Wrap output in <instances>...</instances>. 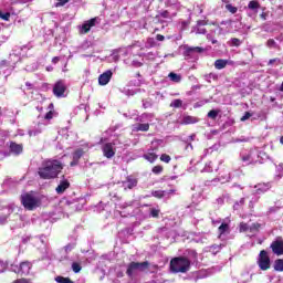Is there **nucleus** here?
Returning <instances> with one entry per match:
<instances>
[{"label": "nucleus", "mask_w": 283, "mask_h": 283, "mask_svg": "<svg viewBox=\"0 0 283 283\" xmlns=\"http://www.w3.org/2000/svg\"><path fill=\"white\" fill-rule=\"evenodd\" d=\"M219 234L224 235V233H228L229 231V223H221V226L218 228Z\"/></svg>", "instance_id": "obj_25"}, {"label": "nucleus", "mask_w": 283, "mask_h": 283, "mask_svg": "<svg viewBox=\"0 0 283 283\" xmlns=\"http://www.w3.org/2000/svg\"><path fill=\"white\" fill-rule=\"evenodd\" d=\"M9 149L14 156H21L23 154V144H17L15 142H10Z\"/></svg>", "instance_id": "obj_12"}, {"label": "nucleus", "mask_w": 283, "mask_h": 283, "mask_svg": "<svg viewBox=\"0 0 283 283\" xmlns=\"http://www.w3.org/2000/svg\"><path fill=\"white\" fill-rule=\"evenodd\" d=\"M228 63H229V60L219 59V60L214 61V67H216V70H224V67H227Z\"/></svg>", "instance_id": "obj_19"}, {"label": "nucleus", "mask_w": 283, "mask_h": 283, "mask_svg": "<svg viewBox=\"0 0 283 283\" xmlns=\"http://www.w3.org/2000/svg\"><path fill=\"white\" fill-rule=\"evenodd\" d=\"M59 61H61V57H59V56H54V57L52 59V63H53L54 65H56V63H59Z\"/></svg>", "instance_id": "obj_50"}, {"label": "nucleus", "mask_w": 283, "mask_h": 283, "mask_svg": "<svg viewBox=\"0 0 283 283\" xmlns=\"http://www.w3.org/2000/svg\"><path fill=\"white\" fill-rule=\"evenodd\" d=\"M189 138L191 142L196 140V134L190 135Z\"/></svg>", "instance_id": "obj_54"}, {"label": "nucleus", "mask_w": 283, "mask_h": 283, "mask_svg": "<svg viewBox=\"0 0 283 283\" xmlns=\"http://www.w3.org/2000/svg\"><path fill=\"white\" fill-rule=\"evenodd\" d=\"M193 52H197L198 54H201V52H205V49L200 46H187L185 51V56H191Z\"/></svg>", "instance_id": "obj_16"}, {"label": "nucleus", "mask_w": 283, "mask_h": 283, "mask_svg": "<svg viewBox=\"0 0 283 283\" xmlns=\"http://www.w3.org/2000/svg\"><path fill=\"white\" fill-rule=\"evenodd\" d=\"M153 269H155V271H157L158 264H154V265H153Z\"/></svg>", "instance_id": "obj_57"}, {"label": "nucleus", "mask_w": 283, "mask_h": 283, "mask_svg": "<svg viewBox=\"0 0 283 283\" xmlns=\"http://www.w3.org/2000/svg\"><path fill=\"white\" fill-rule=\"evenodd\" d=\"M146 269H149V261H144V262L133 261L127 266L126 275H128V277H132L135 271H146Z\"/></svg>", "instance_id": "obj_4"}, {"label": "nucleus", "mask_w": 283, "mask_h": 283, "mask_svg": "<svg viewBox=\"0 0 283 283\" xmlns=\"http://www.w3.org/2000/svg\"><path fill=\"white\" fill-rule=\"evenodd\" d=\"M270 249H272L274 255H283V240L276 239L271 243Z\"/></svg>", "instance_id": "obj_9"}, {"label": "nucleus", "mask_w": 283, "mask_h": 283, "mask_svg": "<svg viewBox=\"0 0 283 283\" xmlns=\"http://www.w3.org/2000/svg\"><path fill=\"white\" fill-rule=\"evenodd\" d=\"M43 129L41 128H35V129H32V130H29V136L32 138V136H39V134H42Z\"/></svg>", "instance_id": "obj_35"}, {"label": "nucleus", "mask_w": 283, "mask_h": 283, "mask_svg": "<svg viewBox=\"0 0 283 283\" xmlns=\"http://www.w3.org/2000/svg\"><path fill=\"white\" fill-rule=\"evenodd\" d=\"M219 114H220V111L211 109L208 113V118H212V120H216Z\"/></svg>", "instance_id": "obj_32"}, {"label": "nucleus", "mask_w": 283, "mask_h": 283, "mask_svg": "<svg viewBox=\"0 0 283 283\" xmlns=\"http://www.w3.org/2000/svg\"><path fill=\"white\" fill-rule=\"evenodd\" d=\"M188 147H190V149H193V145L191 144V143H189L188 145H187V148Z\"/></svg>", "instance_id": "obj_56"}, {"label": "nucleus", "mask_w": 283, "mask_h": 283, "mask_svg": "<svg viewBox=\"0 0 283 283\" xmlns=\"http://www.w3.org/2000/svg\"><path fill=\"white\" fill-rule=\"evenodd\" d=\"M102 153L104 158L112 159L116 156V144L115 143H106L102 146Z\"/></svg>", "instance_id": "obj_7"}, {"label": "nucleus", "mask_w": 283, "mask_h": 283, "mask_svg": "<svg viewBox=\"0 0 283 283\" xmlns=\"http://www.w3.org/2000/svg\"><path fill=\"white\" fill-rule=\"evenodd\" d=\"M260 18L263 20V21H266V13L265 12H262L260 14Z\"/></svg>", "instance_id": "obj_53"}, {"label": "nucleus", "mask_w": 283, "mask_h": 283, "mask_svg": "<svg viewBox=\"0 0 283 283\" xmlns=\"http://www.w3.org/2000/svg\"><path fill=\"white\" fill-rule=\"evenodd\" d=\"M8 223V216H0V224H7Z\"/></svg>", "instance_id": "obj_42"}, {"label": "nucleus", "mask_w": 283, "mask_h": 283, "mask_svg": "<svg viewBox=\"0 0 283 283\" xmlns=\"http://www.w3.org/2000/svg\"><path fill=\"white\" fill-rule=\"evenodd\" d=\"M48 109H50V112H54V103L49 104Z\"/></svg>", "instance_id": "obj_52"}, {"label": "nucleus", "mask_w": 283, "mask_h": 283, "mask_svg": "<svg viewBox=\"0 0 283 283\" xmlns=\"http://www.w3.org/2000/svg\"><path fill=\"white\" fill-rule=\"evenodd\" d=\"M112 76H114V73L112 70L105 71L98 76V83L99 85H107L109 81H112Z\"/></svg>", "instance_id": "obj_11"}, {"label": "nucleus", "mask_w": 283, "mask_h": 283, "mask_svg": "<svg viewBox=\"0 0 283 283\" xmlns=\"http://www.w3.org/2000/svg\"><path fill=\"white\" fill-rule=\"evenodd\" d=\"M274 271H277L279 273H283V259H276L274 261Z\"/></svg>", "instance_id": "obj_21"}, {"label": "nucleus", "mask_w": 283, "mask_h": 283, "mask_svg": "<svg viewBox=\"0 0 283 283\" xmlns=\"http://www.w3.org/2000/svg\"><path fill=\"white\" fill-rule=\"evenodd\" d=\"M0 19H2V21H10V12H1L0 10Z\"/></svg>", "instance_id": "obj_39"}, {"label": "nucleus", "mask_w": 283, "mask_h": 283, "mask_svg": "<svg viewBox=\"0 0 283 283\" xmlns=\"http://www.w3.org/2000/svg\"><path fill=\"white\" fill-rule=\"evenodd\" d=\"M137 132H149V124H137Z\"/></svg>", "instance_id": "obj_29"}, {"label": "nucleus", "mask_w": 283, "mask_h": 283, "mask_svg": "<svg viewBox=\"0 0 283 283\" xmlns=\"http://www.w3.org/2000/svg\"><path fill=\"white\" fill-rule=\"evenodd\" d=\"M70 186V180L63 179L60 181V185H57V187L55 188V191L59 196H61L62 193H65V191H67V188Z\"/></svg>", "instance_id": "obj_13"}, {"label": "nucleus", "mask_w": 283, "mask_h": 283, "mask_svg": "<svg viewBox=\"0 0 283 283\" xmlns=\"http://www.w3.org/2000/svg\"><path fill=\"white\" fill-rule=\"evenodd\" d=\"M276 61L280 62V59H277V57L271 59V60L268 62V65H273V63H276Z\"/></svg>", "instance_id": "obj_47"}, {"label": "nucleus", "mask_w": 283, "mask_h": 283, "mask_svg": "<svg viewBox=\"0 0 283 283\" xmlns=\"http://www.w3.org/2000/svg\"><path fill=\"white\" fill-rule=\"evenodd\" d=\"M66 205H72V202H70V201H66Z\"/></svg>", "instance_id": "obj_61"}, {"label": "nucleus", "mask_w": 283, "mask_h": 283, "mask_svg": "<svg viewBox=\"0 0 283 283\" xmlns=\"http://www.w3.org/2000/svg\"><path fill=\"white\" fill-rule=\"evenodd\" d=\"M250 117H251V113L245 112V113H244V116L241 117V120H243V122H244V120H249Z\"/></svg>", "instance_id": "obj_43"}, {"label": "nucleus", "mask_w": 283, "mask_h": 283, "mask_svg": "<svg viewBox=\"0 0 283 283\" xmlns=\"http://www.w3.org/2000/svg\"><path fill=\"white\" fill-rule=\"evenodd\" d=\"M63 171V164L56 159H49L42 163L38 169V175L42 180H54Z\"/></svg>", "instance_id": "obj_1"}, {"label": "nucleus", "mask_w": 283, "mask_h": 283, "mask_svg": "<svg viewBox=\"0 0 283 283\" xmlns=\"http://www.w3.org/2000/svg\"><path fill=\"white\" fill-rule=\"evenodd\" d=\"M55 282H57V283H74V281H72V279L64 277V276H56Z\"/></svg>", "instance_id": "obj_27"}, {"label": "nucleus", "mask_w": 283, "mask_h": 283, "mask_svg": "<svg viewBox=\"0 0 283 283\" xmlns=\"http://www.w3.org/2000/svg\"><path fill=\"white\" fill-rule=\"evenodd\" d=\"M95 25H96V18H92L91 20L83 23L82 32L84 34H87V32H90V30H92V28H94Z\"/></svg>", "instance_id": "obj_14"}, {"label": "nucleus", "mask_w": 283, "mask_h": 283, "mask_svg": "<svg viewBox=\"0 0 283 283\" xmlns=\"http://www.w3.org/2000/svg\"><path fill=\"white\" fill-rule=\"evenodd\" d=\"M151 171L153 174H155V176H158L159 174H163V171H165V168L161 165H157L153 167Z\"/></svg>", "instance_id": "obj_30"}, {"label": "nucleus", "mask_w": 283, "mask_h": 283, "mask_svg": "<svg viewBox=\"0 0 283 283\" xmlns=\"http://www.w3.org/2000/svg\"><path fill=\"white\" fill-rule=\"evenodd\" d=\"M160 160H161V163L169 164V163H171V156H169L167 154H161Z\"/></svg>", "instance_id": "obj_36"}, {"label": "nucleus", "mask_w": 283, "mask_h": 283, "mask_svg": "<svg viewBox=\"0 0 283 283\" xmlns=\"http://www.w3.org/2000/svg\"><path fill=\"white\" fill-rule=\"evenodd\" d=\"M226 10L230 11L231 14H235V12H238V7H233V4H226Z\"/></svg>", "instance_id": "obj_37"}, {"label": "nucleus", "mask_w": 283, "mask_h": 283, "mask_svg": "<svg viewBox=\"0 0 283 283\" xmlns=\"http://www.w3.org/2000/svg\"><path fill=\"white\" fill-rule=\"evenodd\" d=\"M260 229H262V224L259 222L252 223L250 226V233H260Z\"/></svg>", "instance_id": "obj_24"}, {"label": "nucleus", "mask_w": 283, "mask_h": 283, "mask_svg": "<svg viewBox=\"0 0 283 283\" xmlns=\"http://www.w3.org/2000/svg\"><path fill=\"white\" fill-rule=\"evenodd\" d=\"M268 48H275V40L269 39L266 42Z\"/></svg>", "instance_id": "obj_41"}, {"label": "nucleus", "mask_w": 283, "mask_h": 283, "mask_svg": "<svg viewBox=\"0 0 283 283\" xmlns=\"http://www.w3.org/2000/svg\"><path fill=\"white\" fill-rule=\"evenodd\" d=\"M150 216H151V218H159L160 210H158L156 208L150 209Z\"/></svg>", "instance_id": "obj_38"}, {"label": "nucleus", "mask_w": 283, "mask_h": 283, "mask_svg": "<svg viewBox=\"0 0 283 283\" xmlns=\"http://www.w3.org/2000/svg\"><path fill=\"white\" fill-rule=\"evenodd\" d=\"M54 116H56V111H49L44 115V120H52V118H54Z\"/></svg>", "instance_id": "obj_33"}, {"label": "nucleus", "mask_w": 283, "mask_h": 283, "mask_svg": "<svg viewBox=\"0 0 283 283\" xmlns=\"http://www.w3.org/2000/svg\"><path fill=\"white\" fill-rule=\"evenodd\" d=\"M168 76H169L170 81H174V83H180V81L182 78V77H180V75H178L174 72L169 73Z\"/></svg>", "instance_id": "obj_28"}, {"label": "nucleus", "mask_w": 283, "mask_h": 283, "mask_svg": "<svg viewBox=\"0 0 283 283\" xmlns=\"http://www.w3.org/2000/svg\"><path fill=\"white\" fill-rule=\"evenodd\" d=\"M199 34H207V29L205 28H199L198 31H197Z\"/></svg>", "instance_id": "obj_49"}, {"label": "nucleus", "mask_w": 283, "mask_h": 283, "mask_svg": "<svg viewBox=\"0 0 283 283\" xmlns=\"http://www.w3.org/2000/svg\"><path fill=\"white\" fill-rule=\"evenodd\" d=\"M170 107H174L175 109L182 107V99H174L170 103Z\"/></svg>", "instance_id": "obj_31"}, {"label": "nucleus", "mask_w": 283, "mask_h": 283, "mask_svg": "<svg viewBox=\"0 0 283 283\" xmlns=\"http://www.w3.org/2000/svg\"><path fill=\"white\" fill-rule=\"evenodd\" d=\"M230 45L231 48H240V45H242V41H240L238 38H232L230 40Z\"/></svg>", "instance_id": "obj_26"}, {"label": "nucleus", "mask_w": 283, "mask_h": 283, "mask_svg": "<svg viewBox=\"0 0 283 283\" xmlns=\"http://www.w3.org/2000/svg\"><path fill=\"white\" fill-rule=\"evenodd\" d=\"M198 117L186 115L181 120V125H195V123H198Z\"/></svg>", "instance_id": "obj_17"}, {"label": "nucleus", "mask_w": 283, "mask_h": 283, "mask_svg": "<svg viewBox=\"0 0 283 283\" xmlns=\"http://www.w3.org/2000/svg\"><path fill=\"white\" fill-rule=\"evenodd\" d=\"M168 193H176V189L168 190Z\"/></svg>", "instance_id": "obj_55"}, {"label": "nucleus", "mask_w": 283, "mask_h": 283, "mask_svg": "<svg viewBox=\"0 0 283 283\" xmlns=\"http://www.w3.org/2000/svg\"><path fill=\"white\" fill-rule=\"evenodd\" d=\"M156 39H157L158 41H165V35H163V34H157V35H156Z\"/></svg>", "instance_id": "obj_51"}, {"label": "nucleus", "mask_w": 283, "mask_h": 283, "mask_svg": "<svg viewBox=\"0 0 283 283\" xmlns=\"http://www.w3.org/2000/svg\"><path fill=\"white\" fill-rule=\"evenodd\" d=\"M3 271H6V264L3 261H0V273H3Z\"/></svg>", "instance_id": "obj_46"}, {"label": "nucleus", "mask_w": 283, "mask_h": 283, "mask_svg": "<svg viewBox=\"0 0 283 283\" xmlns=\"http://www.w3.org/2000/svg\"><path fill=\"white\" fill-rule=\"evenodd\" d=\"M20 202L27 211H34L41 207V198L34 196V192H25L20 196Z\"/></svg>", "instance_id": "obj_3"}, {"label": "nucleus", "mask_w": 283, "mask_h": 283, "mask_svg": "<svg viewBox=\"0 0 283 283\" xmlns=\"http://www.w3.org/2000/svg\"><path fill=\"white\" fill-rule=\"evenodd\" d=\"M55 8H61L65 6V3H70V0H56Z\"/></svg>", "instance_id": "obj_40"}, {"label": "nucleus", "mask_w": 283, "mask_h": 283, "mask_svg": "<svg viewBox=\"0 0 283 283\" xmlns=\"http://www.w3.org/2000/svg\"><path fill=\"white\" fill-rule=\"evenodd\" d=\"M160 17H163V19H169V11L165 10L160 13Z\"/></svg>", "instance_id": "obj_44"}, {"label": "nucleus", "mask_w": 283, "mask_h": 283, "mask_svg": "<svg viewBox=\"0 0 283 283\" xmlns=\"http://www.w3.org/2000/svg\"><path fill=\"white\" fill-rule=\"evenodd\" d=\"M82 269L83 266H81V263H77V262L72 263V271H74L75 273H81Z\"/></svg>", "instance_id": "obj_34"}, {"label": "nucleus", "mask_w": 283, "mask_h": 283, "mask_svg": "<svg viewBox=\"0 0 283 283\" xmlns=\"http://www.w3.org/2000/svg\"><path fill=\"white\" fill-rule=\"evenodd\" d=\"M216 43H218V40H213V41H212V44H216Z\"/></svg>", "instance_id": "obj_60"}, {"label": "nucleus", "mask_w": 283, "mask_h": 283, "mask_svg": "<svg viewBox=\"0 0 283 283\" xmlns=\"http://www.w3.org/2000/svg\"><path fill=\"white\" fill-rule=\"evenodd\" d=\"M258 264L261 271H269V269H271V258L269 256V252H266V250L260 251Z\"/></svg>", "instance_id": "obj_5"}, {"label": "nucleus", "mask_w": 283, "mask_h": 283, "mask_svg": "<svg viewBox=\"0 0 283 283\" xmlns=\"http://www.w3.org/2000/svg\"><path fill=\"white\" fill-rule=\"evenodd\" d=\"M249 160H251V155H245V156L242 157L243 163H247Z\"/></svg>", "instance_id": "obj_48"}, {"label": "nucleus", "mask_w": 283, "mask_h": 283, "mask_svg": "<svg viewBox=\"0 0 283 283\" xmlns=\"http://www.w3.org/2000/svg\"><path fill=\"white\" fill-rule=\"evenodd\" d=\"M73 159L70 163V167H76V165H78L81 157L85 156V150L83 148H77L73 151L72 154Z\"/></svg>", "instance_id": "obj_10"}, {"label": "nucleus", "mask_w": 283, "mask_h": 283, "mask_svg": "<svg viewBox=\"0 0 283 283\" xmlns=\"http://www.w3.org/2000/svg\"><path fill=\"white\" fill-rule=\"evenodd\" d=\"M143 158L148 160V163H156V160H158L157 154L151 150H148L146 154H144Z\"/></svg>", "instance_id": "obj_18"}, {"label": "nucleus", "mask_w": 283, "mask_h": 283, "mask_svg": "<svg viewBox=\"0 0 283 283\" xmlns=\"http://www.w3.org/2000/svg\"><path fill=\"white\" fill-rule=\"evenodd\" d=\"M248 8L249 10H253V12H258V10H260L261 4L260 1L258 0H252L248 3Z\"/></svg>", "instance_id": "obj_20"}, {"label": "nucleus", "mask_w": 283, "mask_h": 283, "mask_svg": "<svg viewBox=\"0 0 283 283\" xmlns=\"http://www.w3.org/2000/svg\"><path fill=\"white\" fill-rule=\"evenodd\" d=\"M191 270V260L187 256H176L170 260L171 273H188Z\"/></svg>", "instance_id": "obj_2"}, {"label": "nucleus", "mask_w": 283, "mask_h": 283, "mask_svg": "<svg viewBox=\"0 0 283 283\" xmlns=\"http://www.w3.org/2000/svg\"><path fill=\"white\" fill-rule=\"evenodd\" d=\"M239 231L240 233H247L251 231V226H249V223L247 222H241L239 226Z\"/></svg>", "instance_id": "obj_22"}, {"label": "nucleus", "mask_w": 283, "mask_h": 283, "mask_svg": "<svg viewBox=\"0 0 283 283\" xmlns=\"http://www.w3.org/2000/svg\"><path fill=\"white\" fill-rule=\"evenodd\" d=\"M12 270L17 275H28V273H30V262L23 261L19 266L12 265Z\"/></svg>", "instance_id": "obj_8"}, {"label": "nucleus", "mask_w": 283, "mask_h": 283, "mask_svg": "<svg viewBox=\"0 0 283 283\" xmlns=\"http://www.w3.org/2000/svg\"><path fill=\"white\" fill-rule=\"evenodd\" d=\"M25 85H27V87H31L32 86V84H30V82H27Z\"/></svg>", "instance_id": "obj_58"}, {"label": "nucleus", "mask_w": 283, "mask_h": 283, "mask_svg": "<svg viewBox=\"0 0 283 283\" xmlns=\"http://www.w3.org/2000/svg\"><path fill=\"white\" fill-rule=\"evenodd\" d=\"M65 92H67V86L63 80L57 81L53 86V94L56 98L65 97Z\"/></svg>", "instance_id": "obj_6"}, {"label": "nucleus", "mask_w": 283, "mask_h": 283, "mask_svg": "<svg viewBox=\"0 0 283 283\" xmlns=\"http://www.w3.org/2000/svg\"><path fill=\"white\" fill-rule=\"evenodd\" d=\"M123 185H125L127 187V189H134V187H137L138 185V179L128 176L126 177V180L123 181Z\"/></svg>", "instance_id": "obj_15"}, {"label": "nucleus", "mask_w": 283, "mask_h": 283, "mask_svg": "<svg viewBox=\"0 0 283 283\" xmlns=\"http://www.w3.org/2000/svg\"><path fill=\"white\" fill-rule=\"evenodd\" d=\"M280 92H283V82L281 84Z\"/></svg>", "instance_id": "obj_59"}, {"label": "nucleus", "mask_w": 283, "mask_h": 283, "mask_svg": "<svg viewBox=\"0 0 283 283\" xmlns=\"http://www.w3.org/2000/svg\"><path fill=\"white\" fill-rule=\"evenodd\" d=\"M197 25H198L199 28H201L202 25H208V22H207V20H199V21L197 22Z\"/></svg>", "instance_id": "obj_45"}, {"label": "nucleus", "mask_w": 283, "mask_h": 283, "mask_svg": "<svg viewBox=\"0 0 283 283\" xmlns=\"http://www.w3.org/2000/svg\"><path fill=\"white\" fill-rule=\"evenodd\" d=\"M151 196H153V198H157L158 200H163V198H165V190H153Z\"/></svg>", "instance_id": "obj_23"}]
</instances>
